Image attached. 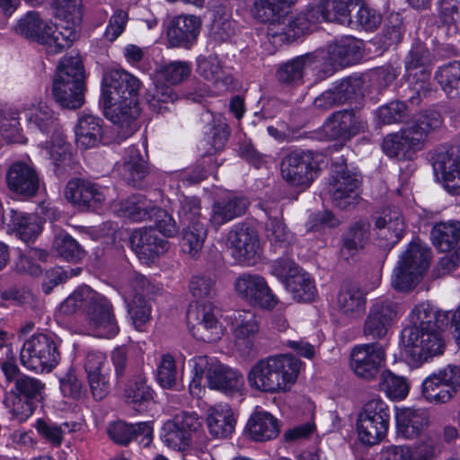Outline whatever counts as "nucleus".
<instances>
[{
	"label": "nucleus",
	"mask_w": 460,
	"mask_h": 460,
	"mask_svg": "<svg viewBox=\"0 0 460 460\" xmlns=\"http://www.w3.org/2000/svg\"><path fill=\"white\" fill-rule=\"evenodd\" d=\"M83 309L86 325L93 335L112 339L119 332L111 302L88 286L75 289L59 305V313L70 315Z\"/></svg>",
	"instance_id": "1"
},
{
	"label": "nucleus",
	"mask_w": 460,
	"mask_h": 460,
	"mask_svg": "<svg viewBox=\"0 0 460 460\" xmlns=\"http://www.w3.org/2000/svg\"><path fill=\"white\" fill-rule=\"evenodd\" d=\"M189 288L197 300V303L191 305L187 312V322L192 335L206 342L219 340L223 335V329L210 302L217 295L216 279L205 275L193 276Z\"/></svg>",
	"instance_id": "2"
},
{
	"label": "nucleus",
	"mask_w": 460,
	"mask_h": 460,
	"mask_svg": "<svg viewBox=\"0 0 460 460\" xmlns=\"http://www.w3.org/2000/svg\"><path fill=\"white\" fill-rule=\"evenodd\" d=\"M300 360L289 355L270 356L257 361L248 373L250 386L259 392H286L295 384Z\"/></svg>",
	"instance_id": "3"
},
{
	"label": "nucleus",
	"mask_w": 460,
	"mask_h": 460,
	"mask_svg": "<svg viewBox=\"0 0 460 460\" xmlns=\"http://www.w3.org/2000/svg\"><path fill=\"white\" fill-rule=\"evenodd\" d=\"M17 33L36 40L55 55L69 48L76 38V31L68 21L52 24L45 22L36 12L28 13L15 27Z\"/></svg>",
	"instance_id": "4"
},
{
	"label": "nucleus",
	"mask_w": 460,
	"mask_h": 460,
	"mask_svg": "<svg viewBox=\"0 0 460 460\" xmlns=\"http://www.w3.org/2000/svg\"><path fill=\"white\" fill-rule=\"evenodd\" d=\"M84 71L78 56L64 57L57 68L52 93L63 108L75 110L84 102Z\"/></svg>",
	"instance_id": "5"
},
{
	"label": "nucleus",
	"mask_w": 460,
	"mask_h": 460,
	"mask_svg": "<svg viewBox=\"0 0 460 460\" xmlns=\"http://www.w3.org/2000/svg\"><path fill=\"white\" fill-rule=\"evenodd\" d=\"M431 260L430 249L420 240L411 242L399 255L394 268L391 285L397 291L413 289L428 270Z\"/></svg>",
	"instance_id": "6"
},
{
	"label": "nucleus",
	"mask_w": 460,
	"mask_h": 460,
	"mask_svg": "<svg viewBox=\"0 0 460 460\" xmlns=\"http://www.w3.org/2000/svg\"><path fill=\"white\" fill-rule=\"evenodd\" d=\"M195 378L206 379L209 388L222 391L228 394L239 393L243 387L244 381L240 372L225 366L213 358L205 355L195 357L193 359Z\"/></svg>",
	"instance_id": "7"
},
{
	"label": "nucleus",
	"mask_w": 460,
	"mask_h": 460,
	"mask_svg": "<svg viewBox=\"0 0 460 460\" xmlns=\"http://www.w3.org/2000/svg\"><path fill=\"white\" fill-rule=\"evenodd\" d=\"M406 353L416 363H422L434 356L441 355L445 341L441 332L412 319V325L402 331Z\"/></svg>",
	"instance_id": "8"
},
{
	"label": "nucleus",
	"mask_w": 460,
	"mask_h": 460,
	"mask_svg": "<svg viewBox=\"0 0 460 460\" xmlns=\"http://www.w3.org/2000/svg\"><path fill=\"white\" fill-rule=\"evenodd\" d=\"M390 423V409L379 398L367 402L359 411L357 430L360 441L366 445H376L386 437Z\"/></svg>",
	"instance_id": "9"
},
{
	"label": "nucleus",
	"mask_w": 460,
	"mask_h": 460,
	"mask_svg": "<svg viewBox=\"0 0 460 460\" xmlns=\"http://www.w3.org/2000/svg\"><path fill=\"white\" fill-rule=\"evenodd\" d=\"M320 64L314 66L315 76L324 80L334 74L339 66H348L358 63L363 57L362 42L347 37L328 46L327 51H317Z\"/></svg>",
	"instance_id": "10"
},
{
	"label": "nucleus",
	"mask_w": 460,
	"mask_h": 460,
	"mask_svg": "<svg viewBox=\"0 0 460 460\" xmlns=\"http://www.w3.org/2000/svg\"><path fill=\"white\" fill-rule=\"evenodd\" d=\"M60 354L51 335L33 334L21 349V363L27 369L43 373L50 372L58 364Z\"/></svg>",
	"instance_id": "11"
},
{
	"label": "nucleus",
	"mask_w": 460,
	"mask_h": 460,
	"mask_svg": "<svg viewBox=\"0 0 460 460\" xmlns=\"http://www.w3.org/2000/svg\"><path fill=\"white\" fill-rule=\"evenodd\" d=\"M360 184V176L349 171L343 160L332 164L328 192L334 206L341 209L355 206Z\"/></svg>",
	"instance_id": "12"
},
{
	"label": "nucleus",
	"mask_w": 460,
	"mask_h": 460,
	"mask_svg": "<svg viewBox=\"0 0 460 460\" xmlns=\"http://www.w3.org/2000/svg\"><path fill=\"white\" fill-rule=\"evenodd\" d=\"M237 296L248 305L272 310L279 300L264 277L256 273L240 274L234 282Z\"/></svg>",
	"instance_id": "13"
},
{
	"label": "nucleus",
	"mask_w": 460,
	"mask_h": 460,
	"mask_svg": "<svg viewBox=\"0 0 460 460\" xmlns=\"http://www.w3.org/2000/svg\"><path fill=\"white\" fill-rule=\"evenodd\" d=\"M459 387V368L455 366H447L423 380L421 394L430 403H446L455 396Z\"/></svg>",
	"instance_id": "14"
},
{
	"label": "nucleus",
	"mask_w": 460,
	"mask_h": 460,
	"mask_svg": "<svg viewBox=\"0 0 460 460\" xmlns=\"http://www.w3.org/2000/svg\"><path fill=\"white\" fill-rule=\"evenodd\" d=\"M322 22H330L328 0H319L305 13L298 14L293 20H288V24L282 26L281 31H274L272 28L270 35L272 39H276V41L289 43L310 31L311 25Z\"/></svg>",
	"instance_id": "15"
},
{
	"label": "nucleus",
	"mask_w": 460,
	"mask_h": 460,
	"mask_svg": "<svg viewBox=\"0 0 460 460\" xmlns=\"http://www.w3.org/2000/svg\"><path fill=\"white\" fill-rule=\"evenodd\" d=\"M199 427L200 421L197 413L181 411L164 423L161 439L166 447L183 451L190 446L192 433Z\"/></svg>",
	"instance_id": "16"
},
{
	"label": "nucleus",
	"mask_w": 460,
	"mask_h": 460,
	"mask_svg": "<svg viewBox=\"0 0 460 460\" xmlns=\"http://www.w3.org/2000/svg\"><path fill=\"white\" fill-rule=\"evenodd\" d=\"M402 314V305L397 302L388 298L376 300L364 322V335L372 340L383 339Z\"/></svg>",
	"instance_id": "17"
},
{
	"label": "nucleus",
	"mask_w": 460,
	"mask_h": 460,
	"mask_svg": "<svg viewBox=\"0 0 460 460\" xmlns=\"http://www.w3.org/2000/svg\"><path fill=\"white\" fill-rule=\"evenodd\" d=\"M385 364V350L376 342L358 345L350 353V367L355 375L365 380L375 379Z\"/></svg>",
	"instance_id": "18"
},
{
	"label": "nucleus",
	"mask_w": 460,
	"mask_h": 460,
	"mask_svg": "<svg viewBox=\"0 0 460 460\" xmlns=\"http://www.w3.org/2000/svg\"><path fill=\"white\" fill-rule=\"evenodd\" d=\"M227 240L234 259L246 266H252L260 260L262 248L257 233L243 225L234 226Z\"/></svg>",
	"instance_id": "19"
},
{
	"label": "nucleus",
	"mask_w": 460,
	"mask_h": 460,
	"mask_svg": "<svg viewBox=\"0 0 460 460\" xmlns=\"http://www.w3.org/2000/svg\"><path fill=\"white\" fill-rule=\"evenodd\" d=\"M140 81L125 70L115 69L105 75L102 95L104 106L126 100H137Z\"/></svg>",
	"instance_id": "20"
},
{
	"label": "nucleus",
	"mask_w": 460,
	"mask_h": 460,
	"mask_svg": "<svg viewBox=\"0 0 460 460\" xmlns=\"http://www.w3.org/2000/svg\"><path fill=\"white\" fill-rule=\"evenodd\" d=\"M432 63V56L425 45L417 43L412 46L405 58L404 66L411 84H415L413 90L418 98L426 96L430 90V72L428 67Z\"/></svg>",
	"instance_id": "21"
},
{
	"label": "nucleus",
	"mask_w": 460,
	"mask_h": 460,
	"mask_svg": "<svg viewBox=\"0 0 460 460\" xmlns=\"http://www.w3.org/2000/svg\"><path fill=\"white\" fill-rule=\"evenodd\" d=\"M65 197L70 203L84 211H95L105 201V194L101 186L80 178H74L66 183Z\"/></svg>",
	"instance_id": "22"
},
{
	"label": "nucleus",
	"mask_w": 460,
	"mask_h": 460,
	"mask_svg": "<svg viewBox=\"0 0 460 460\" xmlns=\"http://www.w3.org/2000/svg\"><path fill=\"white\" fill-rule=\"evenodd\" d=\"M310 151H294L281 164L282 177L295 186H309L316 174Z\"/></svg>",
	"instance_id": "23"
},
{
	"label": "nucleus",
	"mask_w": 460,
	"mask_h": 460,
	"mask_svg": "<svg viewBox=\"0 0 460 460\" xmlns=\"http://www.w3.org/2000/svg\"><path fill=\"white\" fill-rule=\"evenodd\" d=\"M375 233L378 245L390 249L402 237L405 222L397 208H385L375 218Z\"/></svg>",
	"instance_id": "24"
},
{
	"label": "nucleus",
	"mask_w": 460,
	"mask_h": 460,
	"mask_svg": "<svg viewBox=\"0 0 460 460\" xmlns=\"http://www.w3.org/2000/svg\"><path fill=\"white\" fill-rule=\"evenodd\" d=\"M297 0H255L250 9V13L260 22H269L270 31H281L282 26L287 25L289 19L286 18L288 10Z\"/></svg>",
	"instance_id": "25"
},
{
	"label": "nucleus",
	"mask_w": 460,
	"mask_h": 460,
	"mask_svg": "<svg viewBox=\"0 0 460 460\" xmlns=\"http://www.w3.org/2000/svg\"><path fill=\"white\" fill-rule=\"evenodd\" d=\"M367 122L354 111H340L329 117L323 124L325 134L333 139H349L363 132Z\"/></svg>",
	"instance_id": "26"
},
{
	"label": "nucleus",
	"mask_w": 460,
	"mask_h": 460,
	"mask_svg": "<svg viewBox=\"0 0 460 460\" xmlns=\"http://www.w3.org/2000/svg\"><path fill=\"white\" fill-rule=\"evenodd\" d=\"M232 319L234 345L242 354L249 355L253 349L255 337L260 330L259 319L250 310L234 312Z\"/></svg>",
	"instance_id": "27"
},
{
	"label": "nucleus",
	"mask_w": 460,
	"mask_h": 460,
	"mask_svg": "<svg viewBox=\"0 0 460 460\" xmlns=\"http://www.w3.org/2000/svg\"><path fill=\"white\" fill-rule=\"evenodd\" d=\"M104 107L107 118L117 126L121 137H128L137 131V119L140 112L137 100L114 101V103H107Z\"/></svg>",
	"instance_id": "28"
},
{
	"label": "nucleus",
	"mask_w": 460,
	"mask_h": 460,
	"mask_svg": "<svg viewBox=\"0 0 460 460\" xmlns=\"http://www.w3.org/2000/svg\"><path fill=\"white\" fill-rule=\"evenodd\" d=\"M201 26L196 15H178L167 29L168 45L172 48L190 49L197 40Z\"/></svg>",
	"instance_id": "29"
},
{
	"label": "nucleus",
	"mask_w": 460,
	"mask_h": 460,
	"mask_svg": "<svg viewBox=\"0 0 460 460\" xmlns=\"http://www.w3.org/2000/svg\"><path fill=\"white\" fill-rule=\"evenodd\" d=\"M434 171L440 173L445 188L454 195L460 194V147L450 146L436 155Z\"/></svg>",
	"instance_id": "30"
},
{
	"label": "nucleus",
	"mask_w": 460,
	"mask_h": 460,
	"mask_svg": "<svg viewBox=\"0 0 460 460\" xmlns=\"http://www.w3.org/2000/svg\"><path fill=\"white\" fill-rule=\"evenodd\" d=\"M153 432L151 422L128 424L118 420L109 424L107 428L109 438L120 446H128L132 440H137L139 445L148 447L153 441Z\"/></svg>",
	"instance_id": "31"
},
{
	"label": "nucleus",
	"mask_w": 460,
	"mask_h": 460,
	"mask_svg": "<svg viewBox=\"0 0 460 460\" xmlns=\"http://www.w3.org/2000/svg\"><path fill=\"white\" fill-rule=\"evenodd\" d=\"M8 188L24 197H33L39 190L40 179L34 168L22 162L14 163L6 175Z\"/></svg>",
	"instance_id": "32"
},
{
	"label": "nucleus",
	"mask_w": 460,
	"mask_h": 460,
	"mask_svg": "<svg viewBox=\"0 0 460 460\" xmlns=\"http://www.w3.org/2000/svg\"><path fill=\"white\" fill-rule=\"evenodd\" d=\"M383 151L391 157L411 160L424 149L406 127L396 133L387 135L382 143Z\"/></svg>",
	"instance_id": "33"
},
{
	"label": "nucleus",
	"mask_w": 460,
	"mask_h": 460,
	"mask_svg": "<svg viewBox=\"0 0 460 460\" xmlns=\"http://www.w3.org/2000/svg\"><path fill=\"white\" fill-rule=\"evenodd\" d=\"M130 244L138 258L146 261L164 253L168 249V243L153 228L134 231L130 235Z\"/></svg>",
	"instance_id": "34"
},
{
	"label": "nucleus",
	"mask_w": 460,
	"mask_h": 460,
	"mask_svg": "<svg viewBox=\"0 0 460 460\" xmlns=\"http://www.w3.org/2000/svg\"><path fill=\"white\" fill-rule=\"evenodd\" d=\"M366 304V293L356 284L342 285L334 302L339 314L348 318H356L362 314Z\"/></svg>",
	"instance_id": "35"
},
{
	"label": "nucleus",
	"mask_w": 460,
	"mask_h": 460,
	"mask_svg": "<svg viewBox=\"0 0 460 460\" xmlns=\"http://www.w3.org/2000/svg\"><path fill=\"white\" fill-rule=\"evenodd\" d=\"M197 73L203 79L210 82L219 93L228 91L233 84L232 75L224 70L217 56L198 58Z\"/></svg>",
	"instance_id": "36"
},
{
	"label": "nucleus",
	"mask_w": 460,
	"mask_h": 460,
	"mask_svg": "<svg viewBox=\"0 0 460 460\" xmlns=\"http://www.w3.org/2000/svg\"><path fill=\"white\" fill-rule=\"evenodd\" d=\"M235 424L234 413L228 404L218 403L208 409L207 426L214 438H228L234 432Z\"/></svg>",
	"instance_id": "37"
},
{
	"label": "nucleus",
	"mask_w": 460,
	"mask_h": 460,
	"mask_svg": "<svg viewBox=\"0 0 460 460\" xmlns=\"http://www.w3.org/2000/svg\"><path fill=\"white\" fill-rule=\"evenodd\" d=\"M249 202L243 197L228 196L215 202L212 206L210 224L218 228L224 224L243 216Z\"/></svg>",
	"instance_id": "38"
},
{
	"label": "nucleus",
	"mask_w": 460,
	"mask_h": 460,
	"mask_svg": "<svg viewBox=\"0 0 460 460\" xmlns=\"http://www.w3.org/2000/svg\"><path fill=\"white\" fill-rule=\"evenodd\" d=\"M429 422L426 411L402 409L396 415L397 433L406 439L416 438L428 428Z\"/></svg>",
	"instance_id": "39"
},
{
	"label": "nucleus",
	"mask_w": 460,
	"mask_h": 460,
	"mask_svg": "<svg viewBox=\"0 0 460 460\" xmlns=\"http://www.w3.org/2000/svg\"><path fill=\"white\" fill-rule=\"evenodd\" d=\"M121 177L134 187H142L147 175L146 162L136 146H129L125 153L123 163L118 166Z\"/></svg>",
	"instance_id": "40"
},
{
	"label": "nucleus",
	"mask_w": 460,
	"mask_h": 460,
	"mask_svg": "<svg viewBox=\"0 0 460 460\" xmlns=\"http://www.w3.org/2000/svg\"><path fill=\"white\" fill-rule=\"evenodd\" d=\"M320 64V58L314 53H306L296 57L286 63L282 64L278 71L277 77L279 82L288 84H297L303 80L306 67Z\"/></svg>",
	"instance_id": "41"
},
{
	"label": "nucleus",
	"mask_w": 460,
	"mask_h": 460,
	"mask_svg": "<svg viewBox=\"0 0 460 460\" xmlns=\"http://www.w3.org/2000/svg\"><path fill=\"white\" fill-rule=\"evenodd\" d=\"M22 112L30 127L38 128L45 134L57 131L58 119L46 102L31 103L24 107Z\"/></svg>",
	"instance_id": "42"
},
{
	"label": "nucleus",
	"mask_w": 460,
	"mask_h": 460,
	"mask_svg": "<svg viewBox=\"0 0 460 460\" xmlns=\"http://www.w3.org/2000/svg\"><path fill=\"white\" fill-rule=\"evenodd\" d=\"M102 119L92 114L80 116L75 127V141L84 149L94 147L102 137Z\"/></svg>",
	"instance_id": "43"
},
{
	"label": "nucleus",
	"mask_w": 460,
	"mask_h": 460,
	"mask_svg": "<svg viewBox=\"0 0 460 460\" xmlns=\"http://www.w3.org/2000/svg\"><path fill=\"white\" fill-rule=\"evenodd\" d=\"M443 126L442 115L436 111H423L418 113L407 128L424 148L429 135Z\"/></svg>",
	"instance_id": "44"
},
{
	"label": "nucleus",
	"mask_w": 460,
	"mask_h": 460,
	"mask_svg": "<svg viewBox=\"0 0 460 460\" xmlns=\"http://www.w3.org/2000/svg\"><path fill=\"white\" fill-rule=\"evenodd\" d=\"M246 429L255 441L275 438L279 433L278 420L267 411H256L249 419Z\"/></svg>",
	"instance_id": "45"
},
{
	"label": "nucleus",
	"mask_w": 460,
	"mask_h": 460,
	"mask_svg": "<svg viewBox=\"0 0 460 460\" xmlns=\"http://www.w3.org/2000/svg\"><path fill=\"white\" fill-rule=\"evenodd\" d=\"M430 238L433 245L440 252L454 250L460 240V221L436 223L431 229Z\"/></svg>",
	"instance_id": "46"
},
{
	"label": "nucleus",
	"mask_w": 460,
	"mask_h": 460,
	"mask_svg": "<svg viewBox=\"0 0 460 460\" xmlns=\"http://www.w3.org/2000/svg\"><path fill=\"white\" fill-rule=\"evenodd\" d=\"M369 239V224L365 220H359L350 226L343 237V244L341 250L345 259L353 257Z\"/></svg>",
	"instance_id": "47"
},
{
	"label": "nucleus",
	"mask_w": 460,
	"mask_h": 460,
	"mask_svg": "<svg viewBox=\"0 0 460 460\" xmlns=\"http://www.w3.org/2000/svg\"><path fill=\"white\" fill-rule=\"evenodd\" d=\"M285 287L293 298L298 302H311L317 294L314 279L303 270L294 275L292 279H288Z\"/></svg>",
	"instance_id": "48"
},
{
	"label": "nucleus",
	"mask_w": 460,
	"mask_h": 460,
	"mask_svg": "<svg viewBox=\"0 0 460 460\" xmlns=\"http://www.w3.org/2000/svg\"><path fill=\"white\" fill-rule=\"evenodd\" d=\"M453 314L451 312L436 311L429 305L421 304L416 306L411 314V318L418 323L428 325L438 332H441L447 327L449 322H452Z\"/></svg>",
	"instance_id": "49"
},
{
	"label": "nucleus",
	"mask_w": 460,
	"mask_h": 460,
	"mask_svg": "<svg viewBox=\"0 0 460 460\" xmlns=\"http://www.w3.org/2000/svg\"><path fill=\"white\" fill-rule=\"evenodd\" d=\"M11 213V223L22 241L30 242L40 234L41 226L36 215L16 210H12Z\"/></svg>",
	"instance_id": "50"
},
{
	"label": "nucleus",
	"mask_w": 460,
	"mask_h": 460,
	"mask_svg": "<svg viewBox=\"0 0 460 460\" xmlns=\"http://www.w3.org/2000/svg\"><path fill=\"white\" fill-rule=\"evenodd\" d=\"M126 300H132L139 296L155 294L159 288L151 283L144 275L137 272L128 274L126 283L122 287Z\"/></svg>",
	"instance_id": "51"
},
{
	"label": "nucleus",
	"mask_w": 460,
	"mask_h": 460,
	"mask_svg": "<svg viewBox=\"0 0 460 460\" xmlns=\"http://www.w3.org/2000/svg\"><path fill=\"white\" fill-rule=\"evenodd\" d=\"M206 236L207 229L202 223L185 226L181 241L182 251L195 256L203 247Z\"/></svg>",
	"instance_id": "52"
},
{
	"label": "nucleus",
	"mask_w": 460,
	"mask_h": 460,
	"mask_svg": "<svg viewBox=\"0 0 460 460\" xmlns=\"http://www.w3.org/2000/svg\"><path fill=\"white\" fill-rule=\"evenodd\" d=\"M33 427L41 438L55 447L61 446L64 434L70 430L67 422L58 425L49 419L43 418L38 419Z\"/></svg>",
	"instance_id": "53"
},
{
	"label": "nucleus",
	"mask_w": 460,
	"mask_h": 460,
	"mask_svg": "<svg viewBox=\"0 0 460 460\" xmlns=\"http://www.w3.org/2000/svg\"><path fill=\"white\" fill-rule=\"evenodd\" d=\"M151 206L141 196H132L119 203L118 213L132 221L139 222L151 217Z\"/></svg>",
	"instance_id": "54"
},
{
	"label": "nucleus",
	"mask_w": 460,
	"mask_h": 460,
	"mask_svg": "<svg viewBox=\"0 0 460 460\" xmlns=\"http://www.w3.org/2000/svg\"><path fill=\"white\" fill-rule=\"evenodd\" d=\"M0 133L8 143H25L17 111L8 109L0 114Z\"/></svg>",
	"instance_id": "55"
},
{
	"label": "nucleus",
	"mask_w": 460,
	"mask_h": 460,
	"mask_svg": "<svg viewBox=\"0 0 460 460\" xmlns=\"http://www.w3.org/2000/svg\"><path fill=\"white\" fill-rule=\"evenodd\" d=\"M52 249L58 256L68 261H78L84 256V252L79 243L66 233H60L55 237Z\"/></svg>",
	"instance_id": "56"
},
{
	"label": "nucleus",
	"mask_w": 460,
	"mask_h": 460,
	"mask_svg": "<svg viewBox=\"0 0 460 460\" xmlns=\"http://www.w3.org/2000/svg\"><path fill=\"white\" fill-rule=\"evenodd\" d=\"M14 389V394L34 402H40L44 397L45 384L38 378L22 375L16 380Z\"/></svg>",
	"instance_id": "57"
},
{
	"label": "nucleus",
	"mask_w": 460,
	"mask_h": 460,
	"mask_svg": "<svg viewBox=\"0 0 460 460\" xmlns=\"http://www.w3.org/2000/svg\"><path fill=\"white\" fill-rule=\"evenodd\" d=\"M229 128L222 121H218L210 128L205 139L201 142L202 148L204 149V155H212L213 154L224 149L228 137Z\"/></svg>",
	"instance_id": "58"
},
{
	"label": "nucleus",
	"mask_w": 460,
	"mask_h": 460,
	"mask_svg": "<svg viewBox=\"0 0 460 460\" xmlns=\"http://www.w3.org/2000/svg\"><path fill=\"white\" fill-rule=\"evenodd\" d=\"M156 378L164 388L172 389L180 385L181 374L177 369L175 360L171 355L165 354L162 357L157 368Z\"/></svg>",
	"instance_id": "59"
},
{
	"label": "nucleus",
	"mask_w": 460,
	"mask_h": 460,
	"mask_svg": "<svg viewBox=\"0 0 460 460\" xmlns=\"http://www.w3.org/2000/svg\"><path fill=\"white\" fill-rule=\"evenodd\" d=\"M176 99L177 95L174 91L164 84H155L153 89L149 90L146 96L149 108L157 113L169 111L168 104H172Z\"/></svg>",
	"instance_id": "60"
},
{
	"label": "nucleus",
	"mask_w": 460,
	"mask_h": 460,
	"mask_svg": "<svg viewBox=\"0 0 460 460\" xmlns=\"http://www.w3.org/2000/svg\"><path fill=\"white\" fill-rule=\"evenodd\" d=\"M381 385L387 396L395 401L404 399L410 390L408 381L402 376L394 375L390 370L382 372Z\"/></svg>",
	"instance_id": "61"
},
{
	"label": "nucleus",
	"mask_w": 460,
	"mask_h": 460,
	"mask_svg": "<svg viewBox=\"0 0 460 460\" xmlns=\"http://www.w3.org/2000/svg\"><path fill=\"white\" fill-rule=\"evenodd\" d=\"M359 0H328L329 20L342 25L352 23L351 13L357 9Z\"/></svg>",
	"instance_id": "62"
},
{
	"label": "nucleus",
	"mask_w": 460,
	"mask_h": 460,
	"mask_svg": "<svg viewBox=\"0 0 460 460\" xmlns=\"http://www.w3.org/2000/svg\"><path fill=\"white\" fill-rule=\"evenodd\" d=\"M266 238L273 246L285 247L294 242V235L287 229L285 224L277 217H270L265 227Z\"/></svg>",
	"instance_id": "63"
},
{
	"label": "nucleus",
	"mask_w": 460,
	"mask_h": 460,
	"mask_svg": "<svg viewBox=\"0 0 460 460\" xmlns=\"http://www.w3.org/2000/svg\"><path fill=\"white\" fill-rule=\"evenodd\" d=\"M442 451V444L435 433L428 434L416 444L413 460H436Z\"/></svg>",
	"instance_id": "64"
}]
</instances>
